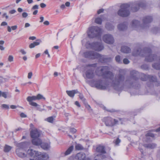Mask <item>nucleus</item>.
<instances>
[{
	"label": "nucleus",
	"instance_id": "1",
	"mask_svg": "<svg viewBox=\"0 0 160 160\" xmlns=\"http://www.w3.org/2000/svg\"><path fill=\"white\" fill-rule=\"evenodd\" d=\"M133 56H136L140 55L145 57V60L149 62H152L154 60H157L158 58L155 55L151 54V50L149 48H146L143 50H141L140 48L134 50L132 52Z\"/></svg>",
	"mask_w": 160,
	"mask_h": 160
},
{
	"label": "nucleus",
	"instance_id": "2",
	"mask_svg": "<svg viewBox=\"0 0 160 160\" xmlns=\"http://www.w3.org/2000/svg\"><path fill=\"white\" fill-rule=\"evenodd\" d=\"M85 57L91 59L98 58L100 62H105L110 61L112 58H108L106 56L101 55L98 53L93 51H88L84 53Z\"/></svg>",
	"mask_w": 160,
	"mask_h": 160
},
{
	"label": "nucleus",
	"instance_id": "3",
	"mask_svg": "<svg viewBox=\"0 0 160 160\" xmlns=\"http://www.w3.org/2000/svg\"><path fill=\"white\" fill-rule=\"evenodd\" d=\"M142 21L143 24L141 25L139 21L136 20H132L130 24L131 27L136 30L138 28H144L148 27V24L152 21V18L151 16H147L143 18Z\"/></svg>",
	"mask_w": 160,
	"mask_h": 160
},
{
	"label": "nucleus",
	"instance_id": "4",
	"mask_svg": "<svg viewBox=\"0 0 160 160\" xmlns=\"http://www.w3.org/2000/svg\"><path fill=\"white\" fill-rule=\"evenodd\" d=\"M110 68L108 66H103L98 67L95 71L96 74L99 76H102L106 78L112 80L113 75L109 71Z\"/></svg>",
	"mask_w": 160,
	"mask_h": 160
},
{
	"label": "nucleus",
	"instance_id": "5",
	"mask_svg": "<svg viewBox=\"0 0 160 160\" xmlns=\"http://www.w3.org/2000/svg\"><path fill=\"white\" fill-rule=\"evenodd\" d=\"M125 79L124 75L119 74L115 77L114 80H112V86L114 89L118 91L122 90L121 84Z\"/></svg>",
	"mask_w": 160,
	"mask_h": 160
},
{
	"label": "nucleus",
	"instance_id": "6",
	"mask_svg": "<svg viewBox=\"0 0 160 160\" xmlns=\"http://www.w3.org/2000/svg\"><path fill=\"white\" fill-rule=\"evenodd\" d=\"M130 74L131 77L128 78L125 82V84H127L129 88L134 87L133 84L136 83V82L138 79V72L136 71L132 70L131 71Z\"/></svg>",
	"mask_w": 160,
	"mask_h": 160
},
{
	"label": "nucleus",
	"instance_id": "7",
	"mask_svg": "<svg viewBox=\"0 0 160 160\" xmlns=\"http://www.w3.org/2000/svg\"><path fill=\"white\" fill-rule=\"evenodd\" d=\"M130 5L128 3H125L121 5L120 9L118 12V15L122 17H126L129 15L130 11L129 8Z\"/></svg>",
	"mask_w": 160,
	"mask_h": 160
},
{
	"label": "nucleus",
	"instance_id": "8",
	"mask_svg": "<svg viewBox=\"0 0 160 160\" xmlns=\"http://www.w3.org/2000/svg\"><path fill=\"white\" fill-rule=\"evenodd\" d=\"M102 30L97 26H92L88 29L87 32L88 36L90 38L100 37L101 33Z\"/></svg>",
	"mask_w": 160,
	"mask_h": 160
},
{
	"label": "nucleus",
	"instance_id": "9",
	"mask_svg": "<svg viewBox=\"0 0 160 160\" xmlns=\"http://www.w3.org/2000/svg\"><path fill=\"white\" fill-rule=\"evenodd\" d=\"M97 66V64L94 63L88 64L85 67L86 70L85 75L86 78L88 79H92L94 77V69Z\"/></svg>",
	"mask_w": 160,
	"mask_h": 160
},
{
	"label": "nucleus",
	"instance_id": "10",
	"mask_svg": "<svg viewBox=\"0 0 160 160\" xmlns=\"http://www.w3.org/2000/svg\"><path fill=\"white\" fill-rule=\"evenodd\" d=\"M86 46L87 48L91 49L98 52L102 51L104 48L102 44L98 42L90 43L88 42L86 44Z\"/></svg>",
	"mask_w": 160,
	"mask_h": 160
},
{
	"label": "nucleus",
	"instance_id": "11",
	"mask_svg": "<svg viewBox=\"0 0 160 160\" xmlns=\"http://www.w3.org/2000/svg\"><path fill=\"white\" fill-rule=\"evenodd\" d=\"M128 4L130 5L131 10L133 12L137 11L140 7L144 8L145 6V3L141 1H137Z\"/></svg>",
	"mask_w": 160,
	"mask_h": 160
},
{
	"label": "nucleus",
	"instance_id": "12",
	"mask_svg": "<svg viewBox=\"0 0 160 160\" xmlns=\"http://www.w3.org/2000/svg\"><path fill=\"white\" fill-rule=\"evenodd\" d=\"M103 121L104 122L105 125L107 126L112 127L117 124L118 121L116 119H113L110 117L104 118L103 119Z\"/></svg>",
	"mask_w": 160,
	"mask_h": 160
},
{
	"label": "nucleus",
	"instance_id": "13",
	"mask_svg": "<svg viewBox=\"0 0 160 160\" xmlns=\"http://www.w3.org/2000/svg\"><path fill=\"white\" fill-rule=\"evenodd\" d=\"M94 86L97 89L104 90L108 87V85L107 83L102 80H100L95 83Z\"/></svg>",
	"mask_w": 160,
	"mask_h": 160
},
{
	"label": "nucleus",
	"instance_id": "14",
	"mask_svg": "<svg viewBox=\"0 0 160 160\" xmlns=\"http://www.w3.org/2000/svg\"><path fill=\"white\" fill-rule=\"evenodd\" d=\"M102 40L105 43L110 44H113L114 41L112 35L109 34L104 35L102 37Z\"/></svg>",
	"mask_w": 160,
	"mask_h": 160
},
{
	"label": "nucleus",
	"instance_id": "15",
	"mask_svg": "<svg viewBox=\"0 0 160 160\" xmlns=\"http://www.w3.org/2000/svg\"><path fill=\"white\" fill-rule=\"evenodd\" d=\"M27 153L31 157L33 158H38L41 157V155L42 154V153L31 148L28 150Z\"/></svg>",
	"mask_w": 160,
	"mask_h": 160
},
{
	"label": "nucleus",
	"instance_id": "16",
	"mask_svg": "<svg viewBox=\"0 0 160 160\" xmlns=\"http://www.w3.org/2000/svg\"><path fill=\"white\" fill-rule=\"evenodd\" d=\"M16 153L17 155L20 158H23L27 156V154L24 152V149L23 150L19 149H16Z\"/></svg>",
	"mask_w": 160,
	"mask_h": 160
},
{
	"label": "nucleus",
	"instance_id": "17",
	"mask_svg": "<svg viewBox=\"0 0 160 160\" xmlns=\"http://www.w3.org/2000/svg\"><path fill=\"white\" fill-rule=\"evenodd\" d=\"M118 29L120 31H124L127 29L128 27V23L126 22H124L119 24L118 26Z\"/></svg>",
	"mask_w": 160,
	"mask_h": 160
},
{
	"label": "nucleus",
	"instance_id": "18",
	"mask_svg": "<svg viewBox=\"0 0 160 160\" xmlns=\"http://www.w3.org/2000/svg\"><path fill=\"white\" fill-rule=\"evenodd\" d=\"M40 135V133L37 129L32 130L31 132V136L32 138H38Z\"/></svg>",
	"mask_w": 160,
	"mask_h": 160
},
{
	"label": "nucleus",
	"instance_id": "19",
	"mask_svg": "<svg viewBox=\"0 0 160 160\" xmlns=\"http://www.w3.org/2000/svg\"><path fill=\"white\" fill-rule=\"evenodd\" d=\"M73 146H71L65 151V152H62L61 153V155L62 157H64L70 154L73 149Z\"/></svg>",
	"mask_w": 160,
	"mask_h": 160
},
{
	"label": "nucleus",
	"instance_id": "20",
	"mask_svg": "<svg viewBox=\"0 0 160 160\" xmlns=\"http://www.w3.org/2000/svg\"><path fill=\"white\" fill-rule=\"evenodd\" d=\"M49 158V156L48 154L45 153H42L41 157L37 158L35 160H46ZM30 160H34L33 159H30Z\"/></svg>",
	"mask_w": 160,
	"mask_h": 160
},
{
	"label": "nucleus",
	"instance_id": "21",
	"mask_svg": "<svg viewBox=\"0 0 160 160\" xmlns=\"http://www.w3.org/2000/svg\"><path fill=\"white\" fill-rule=\"evenodd\" d=\"M67 94L70 97L73 98L75 94L78 93L79 92L77 90H74L71 91H67Z\"/></svg>",
	"mask_w": 160,
	"mask_h": 160
},
{
	"label": "nucleus",
	"instance_id": "22",
	"mask_svg": "<svg viewBox=\"0 0 160 160\" xmlns=\"http://www.w3.org/2000/svg\"><path fill=\"white\" fill-rule=\"evenodd\" d=\"M15 145L17 147L16 149H24V148L26 147V144L24 142H22L20 143H15Z\"/></svg>",
	"mask_w": 160,
	"mask_h": 160
},
{
	"label": "nucleus",
	"instance_id": "23",
	"mask_svg": "<svg viewBox=\"0 0 160 160\" xmlns=\"http://www.w3.org/2000/svg\"><path fill=\"white\" fill-rule=\"evenodd\" d=\"M32 142L34 145L38 146L42 144V141L40 138H33L32 140Z\"/></svg>",
	"mask_w": 160,
	"mask_h": 160
},
{
	"label": "nucleus",
	"instance_id": "24",
	"mask_svg": "<svg viewBox=\"0 0 160 160\" xmlns=\"http://www.w3.org/2000/svg\"><path fill=\"white\" fill-rule=\"evenodd\" d=\"M86 155L83 152H80L77 153L75 156L76 159L78 160H82L85 158Z\"/></svg>",
	"mask_w": 160,
	"mask_h": 160
},
{
	"label": "nucleus",
	"instance_id": "25",
	"mask_svg": "<svg viewBox=\"0 0 160 160\" xmlns=\"http://www.w3.org/2000/svg\"><path fill=\"white\" fill-rule=\"evenodd\" d=\"M96 151L97 152L102 154H104L106 153L105 147L102 145H99L96 148Z\"/></svg>",
	"mask_w": 160,
	"mask_h": 160
},
{
	"label": "nucleus",
	"instance_id": "26",
	"mask_svg": "<svg viewBox=\"0 0 160 160\" xmlns=\"http://www.w3.org/2000/svg\"><path fill=\"white\" fill-rule=\"evenodd\" d=\"M121 51L122 52L128 53L131 52V50L129 47L127 46H124L122 47Z\"/></svg>",
	"mask_w": 160,
	"mask_h": 160
},
{
	"label": "nucleus",
	"instance_id": "27",
	"mask_svg": "<svg viewBox=\"0 0 160 160\" xmlns=\"http://www.w3.org/2000/svg\"><path fill=\"white\" fill-rule=\"evenodd\" d=\"M2 97L5 98H7L11 97V95L9 94L8 92H2L0 91V97Z\"/></svg>",
	"mask_w": 160,
	"mask_h": 160
},
{
	"label": "nucleus",
	"instance_id": "28",
	"mask_svg": "<svg viewBox=\"0 0 160 160\" xmlns=\"http://www.w3.org/2000/svg\"><path fill=\"white\" fill-rule=\"evenodd\" d=\"M41 146L43 149L48 150L50 148V144L47 143H42Z\"/></svg>",
	"mask_w": 160,
	"mask_h": 160
},
{
	"label": "nucleus",
	"instance_id": "29",
	"mask_svg": "<svg viewBox=\"0 0 160 160\" xmlns=\"http://www.w3.org/2000/svg\"><path fill=\"white\" fill-rule=\"evenodd\" d=\"M106 158L105 156L102 154L97 155L94 158V160H101Z\"/></svg>",
	"mask_w": 160,
	"mask_h": 160
},
{
	"label": "nucleus",
	"instance_id": "30",
	"mask_svg": "<svg viewBox=\"0 0 160 160\" xmlns=\"http://www.w3.org/2000/svg\"><path fill=\"white\" fill-rule=\"evenodd\" d=\"M145 147L152 149L156 146V145L154 143L145 144L143 145Z\"/></svg>",
	"mask_w": 160,
	"mask_h": 160
},
{
	"label": "nucleus",
	"instance_id": "31",
	"mask_svg": "<svg viewBox=\"0 0 160 160\" xmlns=\"http://www.w3.org/2000/svg\"><path fill=\"white\" fill-rule=\"evenodd\" d=\"M106 28L109 30H111L114 29V26L110 23L108 22L106 24Z\"/></svg>",
	"mask_w": 160,
	"mask_h": 160
},
{
	"label": "nucleus",
	"instance_id": "32",
	"mask_svg": "<svg viewBox=\"0 0 160 160\" xmlns=\"http://www.w3.org/2000/svg\"><path fill=\"white\" fill-rule=\"evenodd\" d=\"M12 148V147L9 145H5L4 147V151L5 152H9Z\"/></svg>",
	"mask_w": 160,
	"mask_h": 160
},
{
	"label": "nucleus",
	"instance_id": "33",
	"mask_svg": "<svg viewBox=\"0 0 160 160\" xmlns=\"http://www.w3.org/2000/svg\"><path fill=\"white\" fill-rule=\"evenodd\" d=\"M27 99L28 102H31L32 100H37V97L35 96H33L32 97L28 96L27 97Z\"/></svg>",
	"mask_w": 160,
	"mask_h": 160
},
{
	"label": "nucleus",
	"instance_id": "34",
	"mask_svg": "<svg viewBox=\"0 0 160 160\" xmlns=\"http://www.w3.org/2000/svg\"><path fill=\"white\" fill-rule=\"evenodd\" d=\"M141 80L146 81L148 79V76H147L143 73H141Z\"/></svg>",
	"mask_w": 160,
	"mask_h": 160
},
{
	"label": "nucleus",
	"instance_id": "35",
	"mask_svg": "<svg viewBox=\"0 0 160 160\" xmlns=\"http://www.w3.org/2000/svg\"><path fill=\"white\" fill-rule=\"evenodd\" d=\"M148 80L151 82H155L157 81L156 77L151 75H148Z\"/></svg>",
	"mask_w": 160,
	"mask_h": 160
},
{
	"label": "nucleus",
	"instance_id": "36",
	"mask_svg": "<svg viewBox=\"0 0 160 160\" xmlns=\"http://www.w3.org/2000/svg\"><path fill=\"white\" fill-rule=\"evenodd\" d=\"M75 149L77 150H82L84 149L83 146L80 144H77L75 146Z\"/></svg>",
	"mask_w": 160,
	"mask_h": 160
},
{
	"label": "nucleus",
	"instance_id": "37",
	"mask_svg": "<svg viewBox=\"0 0 160 160\" xmlns=\"http://www.w3.org/2000/svg\"><path fill=\"white\" fill-rule=\"evenodd\" d=\"M153 68L157 70L160 69V64L158 63H154L152 65Z\"/></svg>",
	"mask_w": 160,
	"mask_h": 160
},
{
	"label": "nucleus",
	"instance_id": "38",
	"mask_svg": "<svg viewBox=\"0 0 160 160\" xmlns=\"http://www.w3.org/2000/svg\"><path fill=\"white\" fill-rule=\"evenodd\" d=\"M115 60L118 63H122V61L121 59L120 56L119 55L117 56L115 58Z\"/></svg>",
	"mask_w": 160,
	"mask_h": 160
},
{
	"label": "nucleus",
	"instance_id": "39",
	"mask_svg": "<svg viewBox=\"0 0 160 160\" xmlns=\"http://www.w3.org/2000/svg\"><path fill=\"white\" fill-rule=\"evenodd\" d=\"M55 118L53 116L50 117L46 119V120L49 122L52 123Z\"/></svg>",
	"mask_w": 160,
	"mask_h": 160
},
{
	"label": "nucleus",
	"instance_id": "40",
	"mask_svg": "<svg viewBox=\"0 0 160 160\" xmlns=\"http://www.w3.org/2000/svg\"><path fill=\"white\" fill-rule=\"evenodd\" d=\"M95 22L97 24H100L102 23V20L100 18H97L95 19Z\"/></svg>",
	"mask_w": 160,
	"mask_h": 160
},
{
	"label": "nucleus",
	"instance_id": "41",
	"mask_svg": "<svg viewBox=\"0 0 160 160\" xmlns=\"http://www.w3.org/2000/svg\"><path fill=\"white\" fill-rule=\"evenodd\" d=\"M79 98L84 103L86 102V99L84 98L83 95L82 94H79Z\"/></svg>",
	"mask_w": 160,
	"mask_h": 160
},
{
	"label": "nucleus",
	"instance_id": "42",
	"mask_svg": "<svg viewBox=\"0 0 160 160\" xmlns=\"http://www.w3.org/2000/svg\"><path fill=\"white\" fill-rule=\"evenodd\" d=\"M36 97L37 100H39L41 99H43L44 100H45V98L43 97L42 95L40 94H38Z\"/></svg>",
	"mask_w": 160,
	"mask_h": 160
},
{
	"label": "nucleus",
	"instance_id": "43",
	"mask_svg": "<svg viewBox=\"0 0 160 160\" xmlns=\"http://www.w3.org/2000/svg\"><path fill=\"white\" fill-rule=\"evenodd\" d=\"M120 142L121 140L118 138H117L113 141V143H114L116 145H118Z\"/></svg>",
	"mask_w": 160,
	"mask_h": 160
},
{
	"label": "nucleus",
	"instance_id": "44",
	"mask_svg": "<svg viewBox=\"0 0 160 160\" xmlns=\"http://www.w3.org/2000/svg\"><path fill=\"white\" fill-rule=\"evenodd\" d=\"M41 42V41L40 40L38 39L36 40V42H34L32 43L36 46L39 45Z\"/></svg>",
	"mask_w": 160,
	"mask_h": 160
},
{
	"label": "nucleus",
	"instance_id": "45",
	"mask_svg": "<svg viewBox=\"0 0 160 160\" xmlns=\"http://www.w3.org/2000/svg\"><path fill=\"white\" fill-rule=\"evenodd\" d=\"M29 104L31 105L34 106V107H37L38 106V105L36 102H29Z\"/></svg>",
	"mask_w": 160,
	"mask_h": 160
},
{
	"label": "nucleus",
	"instance_id": "46",
	"mask_svg": "<svg viewBox=\"0 0 160 160\" xmlns=\"http://www.w3.org/2000/svg\"><path fill=\"white\" fill-rule=\"evenodd\" d=\"M146 137H148V136H150V137H154V135L151 132H148L146 135Z\"/></svg>",
	"mask_w": 160,
	"mask_h": 160
},
{
	"label": "nucleus",
	"instance_id": "47",
	"mask_svg": "<svg viewBox=\"0 0 160 160\" xmlns=\"http://www.w3.org/2000/svg\"><path fill=\"white\" fill-rule=\"evenodd\" d=\"M123 63L125 64H128L130 62L129 61L127 58H124L123 60Z\"/></svg>",
	"mask_w": 160,
	"mask_h": 160
},
{
	"label": "nucleus",
	"instance_id": "48",
	"mask_svg": "<svg viewBox=\"0 0 160 160\" xmlns=\"http://www.w3.org/2000/svg\"><path fill=\"white\" fill-rule=\"evenodd\" d=\"M8 61L10 62H12L13 60V57L12 56L9 55L8 56Z\"/></svg>",
	"mask_w": 160,
	"mask_h": 160
},
{
	"label": "nucleus",
	"instance_id": "49",
	"mask_svg": "<svg viewBox=\"0 0 160 160\" xmlns=\"http://www.w3.org/2000/svg\"><path fill=\"white\" fill-rule=\"evenodd\" d=\"M1 107L5 109H8L9 108V106L8 105L6 104H3L2 105Z\"/></svg>",
	"mask_w": 160,
	"mask_h": 160
},
{
	"label": "nucleus",
	"instance_id": "50",
	"mask_svg": "<svg viewBox=\"0 0 160 160\" xmlns=\"http://www.w3.org/2000/svg\"><path fill=\"white\" fill-rule=\"evenodd\" d=\"M28 13L26 12H23L22 13V16L23 18H26L28 16Z\"/></svg>",
	"mask_w": 160,
	"mask_h": 160
},
{
	"label": "nucleus",
	"instance_id": "51",
	"mask_svg": "<svg viewBox=\"0 0 160 160\" xmlns=\"http://www.w3.org/2000/svg\"><path fill=\"white\" fill-rule=\"evenodd\" d=\"M70 132L74 133L76 132V130L74 128H71L70 129Z\"/></svg>",
	"mask_w": 160,
	"mask_h": 160
},
{
	"label": "nucleus",
	"instance_id": "52",
	"mask_svg": "<svg viewBox=\"0 0 160 160\" xmlns=\"http://www.w3.org/2000/svg\"><path fill=\"white\" fill-rule=\"evenodd\" d=\"M32 72H30L28 73V78L29 79L31 78L32 77Z\"/></svg>",
	"mask_w": 160,
	"mask_h": 160
},
{
	"label": "nucleus",
	"instance_id": "53",
	"mask_svg": "<svg viewBox=\"0 0 160 160\" xmlns=\"http://www.w3.org/2000/svg\"><path fill=\"white\" fill-rule=\"evenodd\" d=\"M16 11L15 9H13L11 10H10L9 12V13L10 14H13L16 12Z\"/></svg>",
	"mask_w": 160,
	"mask_h": 160
},
{
	"label": "nucleus",
	"instance_id": "54",
	"mask_svg": "<svg viewBox=\"0 0 160 160\" xmlns=\"http://www.w3.org/2000/svg\"><path fill=\"white\" fill-rule=\"evenodd\" d=\"M21 117L22 118H26L27 117V115L23 112H22L20 115Z\"/></svg>",
	"mask_w": 160,
	"mask_h": 160
},
{
	"label": "nucleus",
	"instance_id": "55",
	"mask_svg": "<svg viewBox=\"0 0 160 160\" xmlns=\"http://www.w3.org/2000/svg\"><path fill=\"white\" fill-rule=\"evenodd\" d=\"M103 11H104V9H99V10H98L97 11L98 14H99L100 13H101L102 12H103Z\"/></svg>",
	"mask_w": 160,
	"mask_h": 160
},
{
	"label": "nucleus",
	"instance_id": "56",
	"mask_svg": "<svg viewBox=\"0 0 160 160\" xmlns=\"http://www.w3.org/2000/svg\"><path fill=\"white\" fill-rule=\"evenodd\" d=\"M44 53L46 54H47L48 55V57L49 58H50V55L49 54V53H48V50H46L45 51H44Z\"/></svg>",
	"mask_w": 160,
	"mask_h": 160
},
{
	"label": "nucleus",
	"instance_id": "57",
	"mask_svg": "<svg viewBox=\"0 0 160 160\" xmlns=\"http://www.w3.org/2000/svg\"><path fill=\"white\" fill-rule=\"evenodd\" d=\"M38 6L37 5H36L33 6L32 8V9H38Z\"/></svg>",
	"mask_w": 160,
	"mask_h": 160
},
{
	"label": "nucleus",
	"instance_id": "58",
	"mask_svg": "<svg viewBox=\"0 0 160 160\" xmlns=\"http://www.w3.org/2000/svg\"><path fill=\"white\" fill-rule=\"evenodd\" d=\"M85 107L88 110H90L91 108L90 106L89 105L87 104H85Z\"/></svg>",
	"mask_w": 160,
	"mask_h": 160
},
{
	"label": "nucleus",
	"instance_id": "59",
	"mask_svg": "<svg viewBox=\"0 0 160 160\" xmlns=\"http://www.w3.org/2000/svg\"><path fill=\"white\" fill-rule=\"evenodd\" d=\"M17 25H15V26H12L11 27V29L13 30H15L17 28Z\"/></svg>",
	"mask_w": 160,
	"mask_h": 160
},
{
	"label": "nucleus",
	"instance_id": "60",
	"mask_svg": "<svg viewBox=\"0 0 160 160\" xmlns=\"http://www.w3.org/2000/svg\"><path fill=\"white\" fill-rule=\"evenodd\" d=\"M7 24H8V23L7 22H3L1 23V26H6V25H7Z\"/></svg>",
	"mask_w": 160,
	"mask_h": 160
},
{
	"label": "nucleus",
	"instance_id": "61",
	"mask_svg": "<svg viewBox=\"0 0 160 160\" xmlns=\"http://www.w3.org/2000/svg\"><path fill=\"white\" fill-rule=\"evenodd\" d=\"M40 7L42 8H44L45 7H46V4L43 3H41L40 4Z\"/></svg>",
	"mask_w": 160,
	"mask_h": 160
},
{
	"label": "nucleus",
	"instance_id": "62",
	"mask_svg": "<svg viewBox=\"0 0 160 160\" xmlns=\"http://www.w3.org/2000/svg\"><path fill=\"white\" fill-rule=\"evenodd\" d=\"M75 104L76 105H77L78 107H80L81 106L80 105V104L79 103L78 101H77L75 102Z\"/></svg>",
	"mask_w": 160,
	"mask_h": 160
},
{
	"label": "nucleus",
	"instance_id": "63",
	"mask_svg": "<svg viewBox=\"0 0 160 160\" xmlns=\"http://www.w3.org/2000/svg\"><path fill=\"white\" fill-rule=\"evenodd\" d=\"M43 24L46 25H48L49 24V22L48 21H46L44 22Z\"/></svg>",
	"mask_w": 160,
	"mask_h": 160
},
{
	"label": "nucleus",
	"instance_id": "64",
	"mask_svg": "<svg viewBox=\"0 0 160 160\" xmlns=\"http://www.w3.org/2000/svg\"><path fill=\"white\" fill-rule=\"evenodd\" d=\"M20 52L23 55L25 54L26 53V52L23 49H21Z\"/></svg>",
	"mask_w": 160,
	"mask_h": 160
}]
</instances>
